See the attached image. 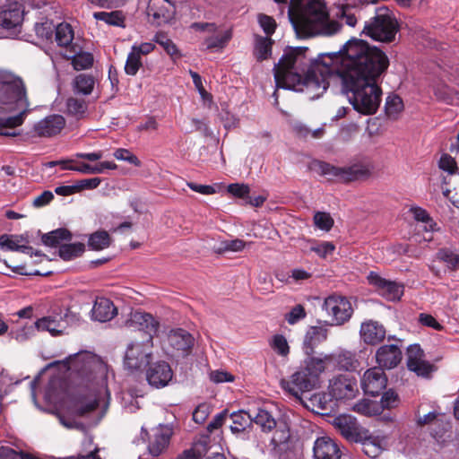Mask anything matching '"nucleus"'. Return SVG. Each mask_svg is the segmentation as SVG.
<instances>
[{"instance_id":"obj_1","label":"nucleus","mask_w":459,"mask_h":459,"mask_svg":"<svg viewBox=\"0 0 459 459\" xmlns=\"http://www.w3.org/2000/svg\"><path fill=\"white\" fill-rule=\"evenodd\" d=\"M307 51V48L285 50L273 68L278 88L303 91L314 100L326 91L330 80L339 79L356 111L362 115L377 111L382 100L379 80L389 65L383 51L359 39H350L338 52L319 55L313 62Z\"/></svg>"},{"instance_id":"obj_2","label":"nucleus","mask_w":459,"mask_h":459,"mask_svg":"<svg viewBox=\"0 0 459 459\" xmlns=\"http://www.w3.org/2000/svg\"><path fill=\"white\" fill-rule=\"evenodd\" d=\"M67 370L81 375L82 377L92 378L98 385V389L74 400L70 409L71 414L77 417H86L101 404L108 407V392L105 383L107 366L101 359L89 351H81L69 356L60 362Z\"/></svg>"},{"instance_id":"obj_3","label":"nucleus","mask_w":459,"mask_h":459,"mask_svg":"<svg viewBox=\"0 0 459 459\" xmlns=\"http://www.w3.org/2000/svg\"><path fill=\"white\" fill-rule=\"evenodd\" d=\"M30 108L26 87L15 74L0 70V135L15 136Z\"/></svg>"},{"instance_id":"obj_4","label":"nucleus","mask_w":459,"mask_h":459,"mask_svg":"<svg viewBox=\"0 0 459 459\" xmlns=\"http://www.w3.org/2000/svg\"><path fill=\"white\" fill-rule=\"evenodd\" d=\"M288 16L299 38L330 36L340 30V24L329 19L324 0H290Z\"/></svg>"},{"instance_id":"obj_5","label":"nucleus","mask_w":459,"mask_h":459,"mask_svg":"<svg viewBox=\"0 0 459 459\" xmlns=\"http://www.w3.org/2000/svg\"><path fill=\"white\" fill-rule=\"evenodd\" d=\"M129 324L139 326L140 330L148 333L145 341L130 343L126 351L125 366L131 370H138L145 368L152 359V335L158 331L159 323L151 314L135 311L131 313Z\"/></svg>"},{"instance_id":"obj_6","label":"nucleus","mask_w":459,"mask_h":459,"mask_svg":"<svg viewBox=\"0 0 459 459\" xmlns=\"http://www.w3.org/2000/svg\"><path fill=\"white\" fill-rule=\"evenodd\" d=\"M324 372V361L316 356H308L299 370L280 382L281 388L302 401V394L308 393L319 385V377Z\"/></svg>"},{"instance_id":"obj_7","label":"nucleus","mask_w":459,"mask_h":459,"mask_svg":"<svg viewBox=\"0 0 459 459\" xmlns=\"http://www.w3.org/2000/svg\"><path fill=\"white\" fill-rule=\"evenodd\" d=\"M399 24L392 11L379 7L376 13L365 22L362 32L376 41L390 43L394 40Z\"/></svg>"},{"instance_id":"obj_8","label":"nucleus","mask_w":459,"mask_h":459,"mask_svg":"<svg viewBox=\"0 0 459 459\" xmlns=\"http://www.w3.org/2000/svg\"><path fill=\"white\" fill-rule=\"evenodd\" d=\"M325 175L333 176L341 181L350 182L368 178L371 173V166L366 163H355L346 167H335L327 163L320 165Z\"/></svg>"},{"instance_id":"obj_9","label":"nucleus","mask_w":459,"mask_h":459,"mask_svg":"<svg viewBox=\"0 0 459 459\" xmlns=\"http://www.w3.org/2000/svg\"><path fill=\"white\" fill-rule=\"evenodd\" d=\"M331 316L332 325H341L350 320L353 313L351 301L342 296L332 295L325 299L323 306Z\"/></svg>"},{"instance_id":"obj_10","label":"nucleus","mask_w":459,"mask_h":459,"mask_svg":"<svg viewBox=\"0 0 459 459\" xmlns=\"http://www.w3.org/2000/svg\"><path fill=\"white\" fill-rule=\"evenodd\" d=\"M332 424L349 441L357 442L367 437V429L360 426L351 415L341 414L333 420Z\"/></svg>"},{"instance_id":"obj_11","label":"nucleus","mask_w":459,"mask_h":459,"mask_svg":"<svg viewBox=\"0 0 459 459\" xmlns=\"http://www.w3.org/2000/svg\"><path fill=\"white\" fill-rule=\"evenodd\" d=\"M368 281L387 300L397 301L403 294V286L402 284L386 280L377 273L370 272L368 275Z\"/></svg>"},{"instance_id":"obj_12","label":"nucleus","mask_w":459,"mask_h":459,"mask_svg":"<svg viewBox=\"0 0 459 459\" xmlns=\"http://www.w3.org/2000/svg\"><path fill=\"white\" fill-rule=\"evenodd\" d=\"M407 367L419 377H428L435 367L425 359L423 350L419 344H411L407 349Z\"/></svg>"},{"instance_id":"obj_13","label":"nucleus","mask_w":459,"mask_h":459,"mask_svg":"<svg viewBox=\"0 0 459 459\" xmlns=\"http://www.w3.org/2000/svg\"><path fill=\"white\" fill-rule=\"evenodd\" d=\"M168 342L170 350L167 352L171 356H187L195 343L194 337L186 330H173L168 335Z\"/></svg>"},{"instance_id":"obj_14","label":"nucleus","mask_w":459,"mask_h":459,"mask_svg":"<svg viewBox=\"0 0 459 459\" xmlns=\"http://www.w3.org/2000/svg\"><path fill=\"white\" fill-rule=\"evenodd\" d=\"M329 389L330 395L337 401L351 400L359 392L356 380L346 376L332 379Z\"/></svg>"},{"instance_id":"obj_15","label":"nucleus","mask_w":459,"mask_h":459,"mask_svg":"<svg viewBox=\"0 0 459 459\" xmlns=\"http://www.w3.org/2000/svg\"><path fill=\"white\" fill-rule=\"evenodd\" d=\"M172 435L173 429L169 425H159L154 428L149 437V454L153 457L161 455L168 448Z\"/></svg>"},{"instance_id":"obj_16","label":"nucleus","mask_w":459,"mask_h":459,"mask_svg":"<svg viewBox=\"0 0 459 459\" xmlns=\"http://www.w3.org/2000/svg\"><path fill=\"white\" fill-rule=\"evenodd\" d=\"M386 383V376L384 370L378 367L368 369L361 377L363 391L373 396L379 394L385 388Z\"/></svg>"},{"instance_id":"obj_17","label":"nucleus","mask_w":459,"mask_h":459,"mask_svg":"<svg viewBox=\"0 0 459 459\" xmlns=\"http://www.w3.org/2000/svg\"><path fill=\"white\" fill-rule=\"evenodd\" d=\"M173 377L170 366L164 361L154 363L146 371L148 383L155 388H162L169 385Z\"/></svg>"},{"instance_id":"obj_18","label":"nucleus","mask_w":459,"mask_h":459,"mask_svg":"<svg viewBox=\"0 0 459 459\" xmlns=\"http://www.w3.org/2000/svg\"><path fill=\"white\" fill-rule=\"evenodd\" d=\"M324 361V371L330 365H334L342 370H356L359 368V360L354 353L348 351H342L335 354L316 356Z\"/></svg>"},{"instance_id":"obj_19","label":"nucleus","mask_w":459,"mask_h":459,"mask_svg":"<svg viewBox=\"0 0 459 459\" xmlns=\"http://www.w3.org/2000/svg\"><path fill=\"white\" fill-rule=\"evenodd\" d=\"M65 126V120L61 115H50L37 122L33 130L39 137H51L59 134Z\"/></svg>"},{"instance_id":"obj_20","label":"nucleus","mask_w":459,"mask_h":459,"mask_svg":"<svg viewBox=\"0 0 459 459\" xmlns=\"http://www.w3.org/2000/svg\"><path fill=\"white\" fill-rule=\"evenodd\" d=\"M376 360L383 370L394 368L402 360V351L395 344L382 345L376 352Z\"/></svg>"},{"instance_id":"obj_21","label":"nucleus","mask_w":459,"mask_h":459,"mask_svg":"<svg viewBox=\"0 0 459 459\" xmlns=\"http://www.w3.org/2000/svg\"><path fill=\"white\" fill-rule=\"evenodd\" d=\"M385 328L377 321L368 320L360 325V338L367 344H378L385 339Z\"/></svg>"},{"instance_id":"obj_22","label":"nucleus","mask_w":459,"mask_h":459,"mask_svg":"<svg viewBox=\"0 0 459 459\" xmlns=\"http://www.w3.org/2000/svg\"><path fill=\"white\" fill-rule=\"evenodd\" d=\"M315 459H340L341 450L338 445L328 437H318L313 447Z\"/></svg>"},{"instance_id":"obj_23","label":"nucleus","mask_w":459,"mask_h":459,"mask_svg":"<svg viewBox=\"0 0 459 459\" xmlns=\"http://www.w3.org/2000/svg\"><path fill=\"white\" fill-rule=\"evenodd\" d=\"M23 20V10L18 3L4 6L0 10V26L12 29L20 26Z\"/></svg>"},{"instance_id":"obj_24","label":"nucleus","mask_w":459,"mask_h":459,"mask_svg":"<svg viewBox=\"0 0 459 459\" xmlns=\"http://www.w3.org/2000/svg\"><path fill=\"white\" fill-rule=\"evenodd\" d=\"M35 327L38 331L48 332L51 335L56 336L65 333L67 322L61 316H48L38 319Z\"/></svg>"},{"instance_id":"obj_25","label":"nucleus","mask_w":459,"mask_h":459,"mask_svg":"<svg viewBox=\"0 0 459 459\" xmlns=\"http://www.w3.org/2000/svg\"><path fill=\"white\" fill-rule=\"evenodd\" d=\"M173 13V5L169 0H150L147 13L158 24L168 22Z\"/></svg>"},{"instance_id":"obj_26","label":"nucleus","mask_w":459,"mask_h":459,"mask_svg":"<svg viewBox=\"0 0 459 459\" xmlns=\"http://www.w3.org/2000/svg\"><path fill=\"white\" fill-rule=\"evenodd\" d=\"M92 317L100 322L111 320L117 314V308L112 301L106 298L96 299L92 307Z\"/></svg>"},{"instance_id":"obj_27","label":"nucleus","mask_w":459,"mask_h":459,"mask_svg":"<svg viewBox=\"0 0 459 459\" xmlns=\"http://www.w3.org/2000/svg\"><path fill=\"white\" fill-rule=\"evenodd\" d=\"M22 236L19 235H2L0 236V247L11 251H19L30 256L33 255V249L31 247L26 245Z\"/></svg>"},{"instance_id":"obj_28","label":"nucleus","mask_w":459,"mask_h":459,"mask_svg":"<svg viewBox=\"0 0 459 459\" xmlns=\"http://www.w3.org/2000/svg\"><path fill=\"white\" fill-rule=\"evenodd\" d=\"M210 33L212 35L207 36L203 42L205 49L210 51L222 50L232 37L230 30L217 31V28L215 29L214 32Z\"/></svg>"},{"instance_id":"obj_29","label":"nucleus","mask_w":459,"mask_h":459,"mask_svg":"<svg viewBox=\"0 0 459 459\" xmlns=\"http://www.w3.org/2000/svg\"><path fill=\"white\" fill-rule=\"evenodd\" d=\"M327 338V330L323 326H311L304 339V351L308 356L313 351V347Z\"/></svg>"},{"instance_id":"obj_30","label":"nucleus","mask_w":459,"mask_h":459,"mask_svg":"<svg viewBox=\"0 0 459 459\" xmlns=\"http://www.w3.org/2000/svg\"><path fill=\"white\" fill-rule=\"evenodd\" d=\"M361 443L362 450L366 455L371 458L377 457L383 451L382 442L383 440L378 439L370 435L367 429V437L361 440H357Z\"/></svg>"},{"instance_id":"obj_31","label":"nucleus","mask_w":459,"mask_h":459,"mask_svg":"<svg viewBox=\"0 0 459 459\" xmlns=\"http://www.w3.org/2000/svg\"><path fill=\"white\" fill-rule=\"evenodd\" d=\"M330 395L325 393H316L310 396L307 402H303L304 405L313 411H327L331 408Z\"/></svg>"},{"instance_id":"obj_32","label":"nucleus","mask_w":459,"mask_h":459,"mask_svg":"<svg viewBox=\"0 0 459 459\" xmlns=\"http://www.w3.org/2000/svg\"><path fill=\"white\" fill-rule=\"evenodd\" d=\"M252 242H245L242 239H227L221 241L218 245L213 247L214 252L218 254H224L229 252H241L246 247H248Z\"/></svg>"},{"instance_id":"obj_33","label":"nucleus","mask_w":459,"mask_h":459,"mask_svg":"<svg viewBox=\"0 0 459 459\" xmlns=\"http://www.w3.org/2000/svg\"><path fill=\"white\" fill-rule=\"evenodd\" d=\"M232 425L230 429L233 433H239L249 427L253 422V414L250 411H239L230 415Z\"/></svg>"},{"instance_id":"obj_34","label":"nucleus","mask_w":459,"mask_h":459,"mask_svg":"<svg viewBox=\"0 0 459 459\" xmlns=\"http://www.w3.org/2000/svg\"><path fill=\"white\" fill-rule=\"evenodd\" d=\"M71 238L70 231L61 228L42 235L41 240L45 246L54 247L60 245L62 241L70 240Z\"/></svg>"},{"instance_id":"obj_35","label":"nucleus","mask_w":459,"mask_h":459,"mask_svg":"<svg viewBox=\"0 0 459 459\" xmlns=\"http://www.w3.org/2000/svg\"><path fill=\"white\" fill-rule=\"evenodd\" d=\"M153 41L163 48L173 62H177L182 56V54L176 44L164 33L159 32L155 34Z\"/></svg>"},{"instance_id":"obj_36","label":"nucleus","mask_w":459,"mask_h":459,"mask_svg":"<svg viewBox=\"0 0 459 459\" xmlns=\"http://www.w3.org/2000/svg\"><path fill=\"white\" fill-rule=\"evenodd\" d=\"M54 29L56 30V41L57 45L64 48L71 47L74 37L72 26L63 22L55 26Z\"/></svg>"},{"instance_id":"obj_37","label":"nucleus","mask_w":459,"mask_h":459,"mask_svg":"<svg viewBox=\"0 0 459 459\" xmlns=\"http://www.w3.org/2000/svg\"><path fill=\"white\" fill-rule=\"evenodd\" d=\"M93 17L98 21H102L105 23L112 26L125 28V16L120 11L113 12H96Z\"/></svg>"},{"instance_id":"obj_38","label":"nucleus","mask_w":459,"mask_h":459,"mask_svg":"<svg viewBox=\"0 0 459 459\" xmlns=\"http://www.w3.org/2000/svg\"><path fill=\"white\" fill-rule=\"evenodd\" d=\"M352 410L361 415L376 416L381 413L379 404L368 399H362L352 406Z\"/></svg>"},{"instance_id":"obj_39","label":"nucleus","mask_w":459,"mask_h":459,"mask_svg":"<svg viewBox=\"0 0 459 459\" xmlns=\"http://www.w3.org/2000/svg\"><path fill=\"white\" fill-rule=\"evenodd\" d=\"M73 86L76 93L89 95L93 90L94 79L91 75L82 74L74 78Z\"/></svg>"},{"instance_id":"obj_40","label":"nucleus","mask_w":459,"mask_h":459,"mask_svg":"<svg viewBox=\"0 0 459 459\" xmlns=\"http://www.w3.org/2000/svg\"><path fill=\"white\" fill-rule=\"evenodd\" d=\"M273 40L268 37H257L255 39L254 55L257 60L267 59L271 55Z\"/></svg>"},{"instance_id":"obj_41","label":"nucleus","mask_w":459,"mask_h":459,"mask_svg":"<svg viewBox=\"0 0 459 459\" xmlns=\"http://www.w3.org/2000/svg\"><path fill=\"white\" fill-rule=\"evenodd\" d=\"M253 414V421L259 425L263 430H271L275 427L274 419L265 410L250 411Z\"/></svg>"},{"instance_id":"obj_42","label":"nucleus","mask_w":459,"mask_h":459,"mask_svg":"<svg viewBox=\"0 0 459 459\" xmlns=\"http://www.w3.org/2000/svg\"><path fill=\"white\" fill-rule=\"evenodd\" d=\"M84 252V245L82 243L64 244L59 248V255L65 261L80 256Z\"/></svg>"},{"instance_id":"obj_43","label":"nucleus","mask_w":459,"mask_h":459,"mask_svg":"<svg viewBox=\"0 0 459 459\" xmlns=\"http://www.w3.org/2000/svg\"><path fill=\"white\" fill-rule=\"evenodd\" d=\"M66 108L68 114L79 119L84 117L87 111V103L83 100L69 98L66 101Z\"/></svg>"},{"instance_id":"obj_44","label":"nucleus","mask_w":459,"mask_h":459,"mask_svg":"<svg viewBox=\"0 0 459 459\" xmlns=\"http://www.w3.org/2000/svg\"><path fill=\"white\" fill-rule=\"evenodd\" d=\"M88 244L95 250L107 248L110 244L109 235L106 231H97L91 235Z\"/></svg>"},{"instance_id":"obj_45","label":"nucleus","mask_w":459,"mask_h":459,"mask_svg":"<svg viewBox=\"0 0 459 459\" xmlns=\"http://www.w3.org/2000/svg\"><path fill=\"white\" fill-rule=\"evenodd\" d=\"M35 325H23L15 330H12L10 332V336L12 339L15 340L20 343H23L30 340L36 331Z\"/></svg>"},{"instance_id":"obj_46","label":"nucleus","mask_w":459,"mask_h":459,"mask_svg":"<svg viewBox=\"0 0 459 459\" xmlns=\"http://www.w3.org/2000/svg\"><path fill=\"white\" fill-rule=\"evenodd\" d=\"M68 58L72 57V65L75 70H84L91 66L93 63V56L91 53L88 52H80L73 56H67Z\"/></svg>"},{"instance_id":"obj_47","label":"nucleus","mask_w":459,"mask_h":459,"mask_svg":"<svg viewBox=\"0 0 459 459\" xmlns=\"http://www.w3.org/2000/svg\"><path fill=\"white\" fill-rule=\"evenodd\" d=\"M292 128L295 134L299 137L301 136L306 138L310 136L312 138L316 139L322 137L324 134L323 127L312 130L300 122L294 123Z\"/></svg>"},{"instance_id":"obj_48","label":"nucleus","mask_w":459,"mask_h":459,"mask_svg":"<svg viewBox=\"0 0 459 459\" xmlns=\"http://www.w3.org/2000/svg\"><path fill=\"white\" fill-rule=\"evenodd\" d=\"M271 348L280 356L287 357L290 353V346L287 339L281 334L274 335L270 341Z\"/></svg>"},{"instance_id":"obj_49","label":"nucleus","mask_w":459,"mask_h":459,"mask_svg":"<svg viewBox=\"0 0 459 459\" xmlns=\"http://www.w3.org/2000/svg\"><path fill=\"white\" fill-rule=\"evenodd\" d=\"M314 224L321 230L328 232L333 226V219L330 213L325 212H316L314 214Z\"/></svg>"},{"instance_id":"obj_50","label":"nucleus","mask_w":459,"mask_h":459,"mask_svg":"<svg viewBox=\"0 0 459 459\" xmlns=\"http://www.w3.org/2000/svg\"><path fill=\"white\" fill-rule=\"evenodd\" d=\"M403 108V100L397 95L388 96L385 101V112L389 117H395Z\"/></svg>"},{"instance_id":"obj_51","label":"nucleus","mask_w":459,"mask_h":459,"mask_svg":"<svg viewBox=\"0 0 459 459\" xmlns=\"http://www.w3.org/2000/svg\"><path fill=\"white\" fill-rule=\"evenodd\" d=\"M141 56H138L134 50L131 49L127 56L125 65V71L128 75H135L142 66Z\"/></svg>"},{"instance_id":"obj_52","label":"nucleus","mask_w":459,"mask_h":459,"mask_svg":"<svg viewBox=\"0 0 459 459\" xmlns=\"http://www.w3.org/2000/svg\"><path fill=\"white\" fill-rule=\"evenodd\" d=\"M209 441V436H201L194 442L192 447L188 450L191 451V453H193L196 457L202 459V457L204 456L208 451Z\"/></svg>"},{"instance_id":"obj_53","label":"nucleus","mask_w":459,"mask_h":459,"mask_svg":"<svg viewBox=\"0 0 459 459\" xmlns=\"http://www.w3.org/2000/svg\"><path fill=\"white\" fill-rule=\"evenodd\" d=\"M334 249V245L329 241L313 243L310 247V250L322 258H326L329 255H332Z\"/></svg>"},{"instance_id":"obj_54","label":"nucleus","mask_w":459,"mask_h":459,"mask_svg":"<svg viewBox=\"0 0 459 459\" xmlns=\"http://www.w3.org/2000/svg\"><path fill=\"white\" fill-rule=\"evenodd\" d=\"M418 424L427 425V424H435L437 426H442V429L445 430L448 426L447 422H445L442 418L439 417L436 412H429L422 417L418 418Z\"/></svg>"},{"instance_id":"obj_55","label":"nucleus","mask_w":459,"mask_h":459,"mask_svg":"<svg viewBox=\"0 0 459 459\" xmlns=\"http://www.w3.org/2000/svg\"><path fill=\"white\" fill-rule=\"evenodd\" d=\"M379 406L382 411L384 409L395 408L399 403V398L395 392L388 390L383 394Z\"/></svg>"},{"instance_id":"obj_56","label":"nucleus","mask_w":459,"mask_h":459,"mask_svg":"<svg viewBox=\"0 0 459 459\" xmlns=\"http://www.w3.org/2000/svg\"><path fill=\"white\" fill-rule=\"evenodd\" d=\"M113 155L118 160H125L137 167L141 165L139 159L127 149H117Z\"/></svg>"},{"instance_id":"obj_57","label":"nucleus","mask_w":459,"mask_h":459,"mask_svg":"<svg viewBox=\"0 0 459 459\" xmlns=\"http://www.w3.org/2000/svg\"><path fill=\"white\" fill-rule=\"evenodd\" d=\"M440 169L447 172L448 174H455L457 170L455 160L448 154H443L438 161Z\"/></svg>"},{"instance_id":"obj_58","label":"nucleus","mask_w":459,"mask_h":459,"mask_svg":"<svg viewBox=\"0 0 459 459\" xmlns=\"http://www.w3.org/2000/svg\"><path fill=\"white\" fill-rule=\"evenodd\" d=\"M438 257L442 261L447 264L452 269L459 267V255L453 253L449 250H440L438 252Z\"/></svg>"},{"instance_id":"obj_59","label":"nucleus","mask_w":459,"mask_h":459,"mask_svg":"<svg viewBox=\"0 0 459 459\" xmlns=\"http://www.w3.org/2000/svg\"><path fill=\"white\" fill-rule=\"evenodd\" d=\"M55 25L50 22H44L42 23L37 24L35 27L36 34L45 39H50L53 35Z\"/></svg>"},{"instance_id":"obj_60","label":"nucleus","mask_w":459,"mask_h":459,"mask_svg":"<svg viewBox=\"0 0 459 459\" xmlns=\"http://www.w3.org/2000/svg\"><path fill=\"white\" fill-rule=\"evenodd\" d=\"M305 316V308L302 305L299 304L291 308V310L285 316V318L290 325H295Z\"/></svg>"},{"instance_id":"obj_61","label":"nucleus","mask_w":459,"mask_h":459,"mask_svg":"<svg viewBox=\"0 0 459 459\" xmlns=\"http://www.w3.org/2000/svg\"><path fill=\"white\" fill-rule=\"evenodd\" d=\"M100 182L101 180L99 178L82 179L74 185L76 193L84 189H95L100 186Z\"/></svg>"},{"instance_id":"obj_62","label":"nucleus","mask_w":459,"mask_h":459,"mask_svg":"<svg viewBox=\"0 0 459 459\" xmlns=\"http://www.w3.org/2000/svg\"><path fill=\"white\" fill-rule=\"evenodd\" d=\"M258 22L260 23V26L263 28L264 31L267 35H271L274 32L276 23L272 17L264 14H260L258 16Z\"/></svg>"},{"instance_id":"obj_63","label":"nucleus","mask_w":459,"mask_h":459,"mask_svg":"<svg viewBox=\"0 0 459 459\" xmlns=\"http://www.w3.org/2000/svg\"><path fill=\"white\" fill-rule=\"evenodd\" d=\"M249 186L245 184H230L228 186V192L234 196L243 198L249 194Z\"/></svg>"},{"instance_id":"obj_64","label":"nucleus","mask_w":459,"mask_h":459,"mask_svg":"<svg viewBox=\"0 0 459 459\" xmlns=\"http://www.w3.org/2000/svg\"><path fill=\"white\" fill-rule=\"evenodd\" d=\"M210 413L209 406L206 403L199 404L193 412V420L196 423H203Z\"/></svg>"}]
</instances>
